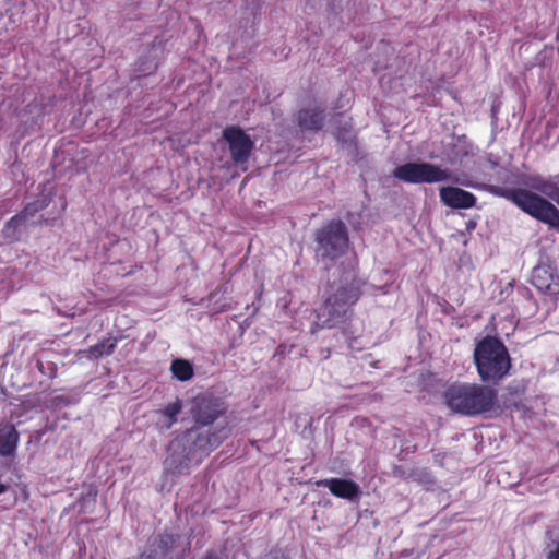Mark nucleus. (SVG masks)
Segmentation results:
<instances>
[{
    "mask_svg": "<svg viewBox=\"0 0 559 559\" xmlns=\"http://www.w3.org/2000/svg\"><path fill=\"white\" fill-rule=\"evenodd\" d=\"M444 399L453 412L464 415L491 411L497 402L495 390L475 383L453 384L447 390Z\"/></svg>",
    "mask_w": 559,
    "mask_h": 559,
    "instance_id": "obj_1",
    "label": "nucleus"
},
{
    "mask_svg": "<svg viewBox=\"0 0 559 559\" xmlns=\"http://www.w3.org/2000/svg\"><path fill=\"white\" fill-rule=\"evenodd\" d=\"M474 360L483 381H499L511 368L509 353L503 343L496 337L487 336L477 343Z\"/></svg>",
    "mask_w": 559,
    "mask_h": 559,
    "instance_id": "obj_2",
    "label": "nucleus"
},
{
    "mask_svg": "<svg viewBox=\"0 0 559 559\" xmlns=\"http://www.w3.org/2000/svg\"><path fill=\"white\" fill-rule=\"evenodd\" d=\"M491 192L506 198L524 213L559 230V210L547 199L523 188L492 187Z\"/></svg>",
    "mask_w": 559,
    "mask_h": 559,
    "instance_id": "obj_3",
    "label": "nucleus"
},
{
    "mask_svg": "<svg viewBox=\"0 0 559 559\" xmlns=\"http://www.w3.org/2000/svg\"><path fill=\"white\" fill-rule=\"evenodd\" d=\"M356 300L357 295L353 290L348 288L338 289L334 295L330 296L320 308L318 322H316V328L312 329V332H316L317 329H331L344 322L350 306L354 305Z\"/></svg>",
    "mask_w": 559,
    "mask_h": 559,
    "instance_id": "obj_4",
    "label": "nucleus"
},
{
    "mask_svg": "<svg viewBox=\"0 0 559 559\" xmlns=\"http://www.w3.org/2000/svg\"><path fill=\"white\" fill-rule=\"evenodd\" d=\"M393 176L407 183H437L451 179V171L430 163H406L393 170Z\"/></svg>",
    "mask_w": 559,
    "mask_h": 559,
    "instance_id": "obj_5",
    "label": "nucleus"
},
{
    "mask_svg": "<svg viewBox=\"0 0 559 559\" xmlns=\"http://www.w3.org/2000/svg\"><path fill=\"white\" fill-rule=\"evenodd\" d=\"M317 241L324 253L331 258L343 254L348 248L346 226L341 221H332L317 235Z\"/></svg>",
    "mask_w": 559,
    "mask_h": 559,
    "instance_id": "obj_6",
    "label": "nucleus"
},
{
    "mask_svg": "<svg viewBox=\"0 0 559 559\" xmlns=\"http://www.w3.org/2000/svg\"><path fill=\"white\" fill-rule=\"evenodd\" d=\"M224 139L227 141L230 155L236 164H246L253 148V141L248 134L237 127L224 130Z\"/></svg>",
    "mask_w": 559,
    "mask_h": 559,
    "instance_id": "obj_7",
    "label": "nucleus"
},
{
    "mask_svg": "<svg viewBox=\"0 0 559 559\" xmlns=\"http://www.w3.org/2000/svg\"><path fill=\"white\" fill-rule=\"evenodd\" d=\"M190 412L194 420L203 426L212 424L221 414L217 402L205 395L192 400Z\"/></svg>",
    "mask_w": 559,
    "mask_h": 559,
    "instance_id": "obj_8",
    "label": "nucleus"
},
{
    "mask_svg": "<svg viewBox=\"0 0 559 559\" xmlns=\"http://www.w3.org/2000/svg\"><path fill=\"white\" fill-rule=\"evenodd\" d=\"M531 283L538 290L550 295L559 293V277L550 265H538L533 269Z\"/></svg>",
    "mask_w": 559,
    "mask_h": 559,
    "instance_id": "obj_9",
    "label": "nucleus"
},
{
    "mask_svg": "<svg viewBox=\"0 0 559 559\" xmlns=\"http://www.w3.org/2000/svg\"><path fill=\"white\" fill-rule=\"evenodd\" d=\"M439 195L442 203L451 209H471L476 202L473 193L456 187H442Z\"/></svg>",
    "mask_w": 559,
    "mask_h": 559,
    "instance_id": "obj_10",
    "label": "nucleus"
},
{
    "mask_svg": "<svg viewBox=\"0 0 559 559\" xmlns=\"http://www.w3.org/2000/svg\"><path fill=\"white\" fill-rule=\"evenodd\" d=\"M317 486L326 487L332 495L352 500L360 493L358 484L350 479L330 478L317 481Z\"/></svg>",
    "mask_w": 559,
    "mask_h": 559,
    "instance_id": "obj_11",
    "label": "nucleus"
},
{
    "mask_svg": "<svg viewBox=\"0 0 559 559\" xmlns=\"http://www.w3.org/2000/svg\"><path fill=\"white\" fill-rule=\"evenodd\" d=\"M175 539L170 535L153 540L147 549L141 555V559H174L173 546Z\"/></svg>",
    "mask_w": 559,
    "mask_h": 559,
    "instance_id": "obj_12",
    "label": "nucleus"
},
{
    "mask_svg": "<svg viewBox=\"0 0 559 559\" xmlns=\"http://www.w3.org/2000/svg\"><path fill=\"white\" fill-rule=\"evenodd\" d=\"M527 190L534 193L539 192L551 200L556 201L559 205V187L558 180L554 178L545 179L540 176H532L526 181Z\"/></svg>",
    "mask_w": 559,
    "mask_h": 559,
    "instance_id": "obj_13",
    "label": "nucleus"
},
{
    "mask_svg": "<svg viewBox=\"0 0 559 559\" xmlns=\"http://www.w3.org/2000/svg\"><path fill=\"white\" fill-rule=\"evenodd\" d=\"M19 444V432L11 424L0 426V455L11 456L15 453Z\"/></svg>",
    "mask_w": 559,
    "mask_h": 559,
    "instance_id": "obj_14",
    "label": "nucleus"
},
{
    "mask_svg": "<svg viewBox=\"0 0 559 559\" xmlns=\"http://www.w3.org/2000/svg\"><path fill=\"white\" fill-rule=\"evenodd\" d=\"M323 111L318 107L302 109L298 114V123L301 130L317 131L323 124Z\"/></svg>",
    "mask_w": 559,
    "mask_h": 559,
    "instance_id": "obj_15",
    "label": "nucleus"
},
{
    "mask_svg": "<svg viewBox=\"0 0 559 559\" xmlns=\"http://www.w3.org/2000/svg\"><path fill=\"white\" fill-rule=\"evenodd\" d=\"M46 206V203L44 201H37L34 203H31L25 206V209L19 214L12 217L9 222V226H19L22 223L26 222L29 217L34 216V214L40 210H43Z\"/></svg>",
    "mask_w": 559,
    "mask_h": 559,
    "instance_id": "obj_16",
    "label": "nucleus"
},
{
    "mask_svg": "<svg viewBox=\"0 0 559 559\" xmlns=\"http://www.w3.org/2000/svg\"><path fill=\"white\" fill-rule=\"evenodd\" d=\"M173 374L180 381H187L193 376V368L187 360L177 359L171 364Z\"/></svg>",
    "mask_w": 559,
    "mask_h": 559,
    "instance_id": "obj_17",
    "label": "nucleus"
},
{
    "mask_svg": "<svg viewBox=\"0 0 559 559\" xmlns=\"http://www.w3.org/2000/svg\"><path fill=\"white\" fill-rule=\"evenodd\" d=\"M182 409L180 400L169 403L160 413L166 418L165 427L170 428L177 421V415Z\"/></svg>",
    "mask_w": 559,
    "mask_h": 559,
    "instance_id": "obj_18",
    "label": "nucleus"
},
{
    "mask_svg": "<svg viewBox=\"0 0 559 559\" xmlns=\"http://www.w3.org/2000/svg\"><path fill=\"white\" fill-rule=\"evenodd\" d=\"M115 341L112 340H104L96 345L90 347L88 349V357L96 359L102 357L103 355H109L114 347H115Z\"/></svg>",
    "mask_w": 559,
    "mask_h": 559,
    "instance_id": "obj_19",
    "label": "nucleus"
},
{
    "mask_svg": "<svg viewBox=\"0 0 559 559\" xmlns=\"http://www.w3.org/2000/svg\"><path fill=\"white\" fill-rule=\"evenodd\" d=\"M547 559H559V538L552 544V547L548 551Z\"/></svg>",
    "mask_w": 559,
    "mask_h": 559,
    "instance_id": "obj_20",
    "label": "nucleus"
},
{
    "mask_svg": "<svg viewBox=\"0 0 559 559\" xmlns=\"http://www.w3.org/2000/svg\"><path fill=\"white\" fill-rule=\"evenodd\" d=\"M7 490V486L3 484H0V495Z\"/></svg>",
    "mask_w": 559,
    "mask_h": 559,
    "instance_id": "obj_21",
    "label": "nucleus"
}]
</instances>
